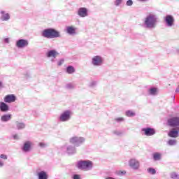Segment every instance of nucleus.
I'll use <instances>...</instances> for the list:
<instances>
[{"mask_svg": "<svg viewBox=\"0 0 179 179\" xmlns=\"http://www.w3.org/2000/svg\"><path fill=\"white\" fill-rule=\"evenodd\" d=\"M41 36L45 38H58L61 37V32L55 29L49 28L44 29L41 33Z\"/></svg>", "mask_w": 179, "mask_h": 179, "instance_id": "1", "label": "nucleus"}, {"mask_svg": "<svg viewBox=\"0 0 179 179\" xmlns=\"http://www.w3.org/2000/svg\"><path fill=\"white\" fill-rule=\"evenodd\" d=\"M77 167L79 170H83V171H89L93 169V162L89 160L79 161L77 163Z\"/></svg>", "mask_w": 179, "mask_h": 179, "instance_id": "2", "label": "nucleus"}, {"mask_svg": "<svg viewBox=\"0 0 179 179\" xmlns=\"http://www.w3.org/2000/svg\"><path fill=\"white\" fill-rule=\"evenodd\" d=\"M145 23L147 27H155V24H156V16L154 15H148L145 19Z\"/></svg>", "mask_w": 179, "mask_h": 179, "instance_id": "3", "label": "nucleus"}, {"mask_svg": "<svg viewBox=\"0 0 179 179\" xmlns=\"http://www.w3.org/2000/svg\"><path fill=\"white\" fill-rule=\"evenodd\" d=\"M71 118V111L66 110L60 116V121L62 122L68 121Z\"/></svg>", "mask_w": 179, "mask_h": 179, "instance_id": "4", "label": "nucleus"}, {"mask_svg": "<svg viewBox=\"0 0 179 179\" xmlns=\"http://www.w3.org/2000/svg\"><path fill=\"white\" fill-rule=\"evenodd\" d=\"M170 127H179V117H173L168 120Z\"/></svg>", "mask_w": 179, "mask_h": 179, "instance_id": "5", "label": "nucleus"}, {"mask_svg": "<svg viewBox=\"0 0 179 179\" xmlns=\"http://www.w3.org/2000/svg\"><path fill=\"white\" fill-rule=\"evenodd\" d=\"M28 45L29 41L24 39H20L16 43V46L18 47V48H23L24 47H27Z\"/></svg>", "mask_w": 179, "mask_h": 179, "instance_id": "6", "label": "nucleus"}, {"mask_svg": "<svg viewBox=\"0 0 179 179\" xmlns=\"http://www.w3.org/2000/svg\"><path fill=\"white\" fill-rule=\"evenodd\" d=\"M129 166L132 169H134V170H138V169H139V161L135 159H131L129 162Z\"/></svg>", "mask_w": 179, "mask_h": 179, "instance_id": "7", "label": "nucleus"}, {"mask_svg": "<svg viewBox=\"0 0 179 179\" xmlns=\"http://www.w3.org/2000/svg\"><path fill=\"white\" fill-rule=\"evenodd\" d=\"M5 103H15L16 101V96L15 94H8L4 97Z\"/></svg>", "mask_w": 179, "mask_h": 179, "instance_id": "8", "label": "nucleus"}, {"mask_svg": "<svg viewBox=\"0 0 179 179\" xmlns=\"http://www.w3.org/2000/svg\"><path fill=\"white\" fill-rule=\"evenodd\" d=\"M92 64L95 66L101 65L103 64V59L100 56H94L92 58Z\"/></svg>", "mask_w": 179, "mask_h": 179, "instance_id": "9", "label": "nucleus"}, {"mask_svg": "<svg viewBox=\"0 0 179 179\" xmlns=\"http://www.w3.org/2000/svg\"><path fill=\"white\" fill-rule=\"evenodd\" d=\"M142 131L146 136H152V135H155V134H156V131L152 128H144L142 129Z\"/></svg>", "mask_w": 179, "mask_h": 179, "instance_id": "10", "label": "nucleus"}, {"mask_svg": "<svg viewBox=\"0 0 179 179\" xmlns=\"http://www.w3.org/2000/svg\"><path fill=\"white\" fill-rule=\"evenodd\" d=\"M179 128L172 129L169 133L170 138H177L178 136Z\"/></svg>", "mask_w": 179, "mask_h": 179, "instance_id": "11", "label": "nucleus"}, {"mask_svg": "<svg viewBox=\"0 0 179 179\" xmlns=\"http://www.w3.org/2000/svg\"><path fill=\"white\" fill-rule=\"evenodd\" d=\"M165 22L168 26L171 27L174 24V17L171 15H166L165 17Z\"/></svg>", "mask_w": 179, "mask_h": 179, "instance_id": "12", "label": "nucleus"}, {"mask_svg": "<svg viewBox=\"0 0 179 179\" xmlns=\"http://www.w3.org/2000/svg\"><path fill=\"white\" fill-rule=\"evenodd\" d=\"M78 15L81 17H86L87 16V9L86 8H80L78 10Z\"/></svg>", "mask_w": 179, "mask_h": 179, "instance_id": "13", "label": "nucleus"}, {"mask_svg": "<svg viewBox=\"0 0 179 179\" xmlns=\"http://www.w3.org/2000/svg\"><path fill=\"white\" fill-rule=\"evenodd\" d=\"M0 110L3 113H6L9 111V106L4 102H0Z\"/></svg>", "mask_w": 179, "mask_h": 179, "instance_id": "14", "label": "nucleus"}, {"mask_svg": "<svg viewBox=\"0 0 179 179\" xmlns=\"http://www.w3.org/2000/svg\"><path fill=\"white\" fill-rule=\"evenodd\" d=\"M30 149H31V142L30 141H27L24 143L23 146V151L24 152H29Z\"/></svg>", "mask_w": 179, "mask_h": 179, "instance_id": "15", "label": "nucleus"}, {"mask_svg": "<svg viewBox=\"0 0 179 179\" xmlns=\"http://www.w3.org/2000/svg\"><path fill=\"white\" fill-rule=\"evenodd\" d=\"M85 140L83 138L73 137L70 139L71 143H82Z\"/></svg>", "mask_w": 179, "mask_h": 179, "instance_id": "16", "label": "nucleus"}, {"mask_svg": "<svg viewBox=\"0 0 179 179\" xmlns=\"http://www.w3.org/2000/svg\"><path fill=\"white\" fill-rule=\"evenodd\" d=\"M38 179H48V175L45 171H41L37 173Z\"/></svg>", "mask_w": 179, "mask_h": 179, "instance_id": "17", "label": "nucleus"}, {"mask_svg": "<svg viewBox=\"0 0 179 179\" xmlns=\"http://www.w3.org/2000/svg\"><path fill=\"white\" fill-rule=\"evenodd\" d=\"M66 32L69 34H75V33H76V28H75L73 26L67 27Z\"/></svg>", "mask_w": 179, "mask_h": 179, "instance_id": "18", "label": "nucleus"}, {"mask_svg": "<svg viewBox=\"0 0 179 179\" xmlns=\"http://www.w3.org/2000/svg\"><path fill=\"white\" fill-rule=\"evenodd\" d=\"M152 157H153L155 162L162 160V153L155 152V153L152 154Z\"/></svg>", "mask_w": 179, "mask_h": 179, "instance_id": "19", "label": "nucleus"}, {"mask_svg": "<svg viewBox=\"0 0 179 179\" xmlns=\"http://www.w3.org/2000/svg\"><path fill=\"white\" fill-rule=\"evenodd\" d=\"M12 118V115L7 114L1 116V120L3 121V122H6L8 121H10V120Z\"/></svg>", "mask_w": 179, "mask_h": 179, "instance_id": "20", "label": "nucleus"}, {"mask_svg": "<svg viewBox=\"0 0 179 179\" xmlns=\"http://www.w3.org/2000/svg\"><path fill=\"white\" fill-rule=\"evenodd\" d=\"M57 55H58V53L55 50H50L48 52L47 57L48 58H51V57H53V58H56Z\"/></svg>", "mask_w": 179, "mask_h": 179, "instance_id": "21", "label": "nucleus"}, {"mask_svg": "<svg viewBox=\"0 0 179 179\" xmlns=\"http://www.w3.org/2000/svg\"><path fill=\"white\" fill-rule=\"evenodd\" d=\"M75 71H76L75 68L73 66H69L66 68V72L69 74L74 73Z\"/></svg>", "mask_w": 179, "mask_h": 179, "instance_id": "22", "label": "nucleus"}, {"mask_svg": "<svg viewBox=\"0 0 179 179\" xmlns=\"http://www.w3.org/2000/svg\"><path fill=\"white\" fill-rule=\"evenodd\" d=\"M150 94H152V96H155L157 93V88H151L149 90Z\"/></svg>", "mask_w": 179, "mask_h": 179, "instance_id": "23", "label": "nucleus"}, {"mask_svg": "<svg viewBox=\"0 0 179 179\" xmlns=\"http://www.w3.org/2000/svg\"><path fill=\"white\" fill-rule=\"evenodd\" d=\"M126 115L127 117H134L135 113L134 111H132V110H127L126 112Z\"/></svg>", "mask_w": 179, "mask_h": 179, "instance_id": "24", "label": "nucleus"}, {"mask_svg": "<svg viewBox=\"0 0 179 179\" xmlns=\"http://www.w3.org/2000/svg\"><path fill=\"white\" fill-rule=\"evenodd\" d=\"M10 17L9 16V14H8V13L3 14V15H2V19H3V20H9Z\"/></svg>", "mask_w": 179, "mask_h": 179, "instance_id": "25", "label": "nucleus"}, {"mask_svg": "<svg viewBox=\"0 0 179 179\" xmlns=\"http://www.w3.org/2000/svg\"><path fill=\"white\" fill-rule=\"evenodd\" d=\"M148 173H150V174H152V175L156 174V170L153 168H149L148 169Z\"/></svg>", "mask_w": 179, "mask_h": 179, "instance_id": "26", "label": "nucleus"}, {"mask_svg": "<svg viewBox=\"0 0 179 179\" xmlns=\"http://www.w3.org/2000/svg\"><path fill=\"white\" fill-rule=\"evenodd\" d=\"M176 142L177 141L176 140H169L168 141V143H169V145H170V146H174V145H176Z\"/></svg>", "mask_w": 179, "mask_h": 179, "instance_id": "27", "label": "nucleus"}, {"mask_svg": "<svg viewBox=\"0 0 179 179\" xmlns=\"http://www.w3.org/2000/svg\"><path fill=\"white\" fill-rule=\"evenodd\" d=\"M17 127L18 129H22L24 128V124L17 123Z\"/></svg>", "mask_w": 179, "mask_h": 179, "instance_id": "28", "label": "nucleus"}, {"mask_svg": "<svg viewBox=\"0 0 179 179\" xmlns=\"http://www.w3.org/2000/svg\"><path fill=\"white\" fill-rule=\"evenodd\" d=\"M115 121L117 122H122V121H124V117H117L115 119Z\"/></svg>", "mask_w": 179, "mask_h": 179, "instance_id": "29", "label": "nucleus"}, {"mask_svg": "<svg viewBox=\"0 0 179 179\" xmlns=\"http://www.w3.org/2000/svg\"><path fill=\"white\" fill-rule=\"evenodd\" d=\"M133 3H134V2L132 1V0H128L127 1V6H132Z\"/></svg>", "mask_w": 179, "mask_h": 179, "instance_id": "30", "label": "nucleus"}, {"mask_svg": "<svg viewBox=\"0 0 179 179\" xmlns=\"http://www.w3.org/2000/svg\"><path fill=\"white\" fill-rule=\"evenodd\" d=\"M171 178H177V177H178V175H177L176 173V172H173V173H171Z\"/></svg>", "mask_w": 179, "mask_h": 179, "instance_id": "31", "label": "nucleus"}, {"mask_svg": "<svg viewBox=\"0 0 179 179\" xmlns=\"http://www.w3.org/2000/svg\"><path fill=\"white\" fill-rule=\"evenodd\" d=\"M0 157H1V159H3L4 160H6V159H8V156H6V155H3V154L1 155Z\"/></svg>", "mask_w": 179, "mask_h": 179, "instance_id": "32", "label": "nucleus"}, {"mask_svg": "<svg viewBox=\"0 0 179 179\" xmlns=\"http://www.w3.org/2000/svg\"><path fill=\"white\" fill-rule=\"evenodd\" d=\"M121 2H122V0H116L115 3L116 6H118V5L121 3Z\"/></svg>", "mask_w": 179, "mask_h": 179, "instance_id": "33", "label": "nucleus"}, {"mask_svg": "<svg viewBox=\"0 0 179 179\" xmlns=\"http://www.w3.org/2000/svg\"><path fill=\"white\" fill-rule=\"evenodd\" d=\"M73 179H80V175H74Z\"/></svg>", "mask_w": 179, "mask_h": 179, "instance_id": "34", "label": "nucleus"}, {"mask_svg": "<svg viewBox=\"0 0 179 179\" xmlns=\"http://www.w3.org/2000/svg\"><path fill=\"white\" fill-rule=\"evenodd\" d=\"M62 64H64V59H62V60H60V61L58 62V66H61V65H62Z\"/></svg>", "mask_w": 179, "mask_h": 179, "instance_id": "35", "label": "nucleus"}, {"mask_svg": "<svg viewBox=\"0 0 179 179\" xmlns=\"http://www.w3.org/2000/svg\"><path fill=\"white\" fill-rule=\"evenodd\" d=\"M39 146H41V148H45V143H39Z\"/></svg>", "mask_w": 179, "mask_h": 179, "instance_id": "36", "label": "nucleus"}, {"mask_svg": "<svg viewBox=\"0 0 179 179\" xmlns=\"http://www.w3.org/2000/svg\"><path fill=\"white\" fill-rule=\"evenodd\" d=\"M3 84H2V81H0V87H3Z\"/></svg>", "mask_w": 179, "mask_h": 179, "instance_id": "37", "label": "nucleus"}, {"mask_svg": "<svg viewBox=\"0 0 179 179\" xmlns=\"http://www.w3.org/2000/svg\"><path fill=\"white\" fill-rule=\"evenodd\" d=\"M2 166H3V163L0 162V167H2Z\"/></svg>", "mask_w": 179, "mask_h": 179, "instance_id": "38", "label": "nucleus"}, {"mask_svg": "<svg viewBox=\"0 0 179 179\" xmlns=\"http://www.w3.org/2000/svg\"><path fill=\"white\" fill-rule=\"evenodd\" d=\"M106 179H115V178H112V177H109V178H106Z\"/></svg>", "mask_w": 179, "mask_h": 179, "instance_id": "39", "label": "nucleus"}, {"mask_svg": "<svg viewBox=\"0 0 179 179\" xmlns=\"http://www.w3.org/2000/svg\"><path fill=\"white\" fill-rule=\"evenodd\" d=\"M176 92H179V86L177 87Z\"/></svg>", "mask_w": 179, "mask_h": 179, "instance_id": "40", "label": "nucleus"}, {"mask_svg": "<svg viewBox=\"0 0 179 179\" xmlns=\"http://www.w3.org/2000/svg\"><path fill=\"white\" fill-rule=\"evenodd\" d=\"M14 139H17V136H14Z\"/></svg>", "mask_w": 179, "mask_h": 179, "instance_id": "41", "label": "nucleus"}, {"mask_svg": "<svg viewBox=\"0 0 179 179\" xmlns=\"http://www.w3.org/2000/svg\"><path fill=\"white\" fill-rule=\"evenodd\" d=\"M6 43H9V40L7 38L6 39Z\"/></svg>", "mask_w": 179, "mask_h": 179, "instance_id": "42", "label": "nucleus"}, {"mask_svg": "<svg viewBox=\"0 0 179 179\" xmlns=\"http://www.w3.org/2000/svg\"><path fill=\"white\" fill-rule=\"evenodd\" d=\"M1 13L3 15L4 12H3V11H1Z\"/></svg>", "mask_w": 179, "mask_h": 179, "instance_id": "43", "label": "nucleus"}, {"mask_svg": "<svg viewBox=\"0 0 179 179\" xmlns=\"http://www.w3.org/2000/svg\"><path fill=\"white\" fill-rule=\"evenodd\" d=\"M141 1H145V0H141Z\"/></svg>", "mask_w": 179, "mask_h": 179, "instance_id": "44", "label": "nucleus"}]
</instances>
